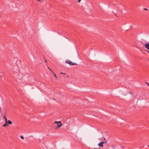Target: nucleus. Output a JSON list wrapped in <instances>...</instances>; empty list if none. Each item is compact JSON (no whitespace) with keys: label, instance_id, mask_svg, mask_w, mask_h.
I'll use <instances>...</instances> for the list:
<instances>
[{"label":"nucleus","instance_id":"1","mask_svg":"<svg viewBox=\"0 0 149 149\" xmlns=\"http://www.w3.org/2000/svg\"><path fill=\"white\" fill-rule=\"evenodd\" d=\"M122 7L121 6H116L115 8V10L118 13H120L122 10Z\"/></svg>","mask_w":149,"mask_h":149},{"label":"nucleus","instance_id":"2","mask_svg":"<svg viewBox=\"0 0 149 149\" xmlns=\"http://www.w3.org/2000/svg\"><path fill=\"white\" fill-rule=\"evenodd\" d=\"M55 124H56L57 125V126L55 128V129H56L58 127H60L62 125L61 123V121H55L54 123V125Z\"/></svg>","mask_w":149,"mask_h":149},{"label":"nucleus","instance_id":"3","mask_svg":"<svg viewBox=\"0 0 149 149\" xmlns=\"http://www.w3.org/2000/svg\"><path fill=\"white\" fill-rule=\"evenodd\" d=\"M66 63H68L70 65H77L76 63H74L70 60H67L66 61Z\"/></svg>","mask_w":149,"mask_h":149},{"label":"nucleus","instance_id":"4","mask_svg":"<svg viewBox=\"0 0 149 149\" xmlns=\"http://www.w3.org/2000/svg\"><path fill=\"white\" fill-rule=\"evenodd\" d=\"M145 47L149 50V43H146L144 44Z\"/></svg>","mask_w":149,"mask_h":149},{"label":"nucleus","instance_id":"5","mask_svg":"<svg viewBox=\"0 0 149 149\" xmlns=\"http://www.w3.org/2000/svg\"><path fill=\"white\" fill-rule=\"evenodd\" d=\"M104 143V142L102 141V142H100L98 144V146H99L100 147H102L103 146V144Z\"/></svg>","mask_w":149,"mask_h":149},{"label":"nucleus","instance_id":"6","mask_svg":"<svg viewBox=\"0 0 149 149\" xmlns=\"http://www.w3.org/2000/svg\"><path fill=\"white\" fill-rule=\"evenodd\" d=\"M12 122L10 120H8L7 121V124H12Z\"/></svg>","mask_w":149,"mask_h":149},{"label":"nucleus","instance_id":"7","mask_svg":"<svg viewBox=\"0 0 149 149\" xmlns=\"http://www.w3.org/2000/svg\"><path fill=\"white\" fill-rule=\"evenodd\" d=\"M5 122V123L3 125L4 127H6L8 125L7 122Z\"/></svg>","mask_w":149,"mask_h":149},{"label":"nucleus","instance_id":"8","mask_svg":"<svg viewBox=\"0 0 149 149\" xmlns=\"http://www.w3.org/2000/svg\"><path fill=\"white\" fill-rule=\"evenodd\" d=\"M3 118L5 119V122H7V119L5 116H3Z\"/></svg>","mask_w":149,"mask_h":149},{"label":"nucleus","instance_id":"9","mask_svg":"<svg viewBox=\"0 0 149 149\" xmlns=\"http://www.w3.org/2000/svg\"><path fill=\"white\" fill-rule=\"evenodd\" d=\"M20 137L22 139H24V137L22 136H21Z\"/></svg>","mask_w":149,"mask_h":149},{"label":"nucleus","instance_id":"10","mask_svg":"<svg viewBox=\"0 0 149 149\" xmlns=\"http://www.w3.org/2000/svg\"><path fill=\"white\" fill-rule=\"evenodd\" d=\"M53 73L54 74V76H55V77L56 78H57V77L56 76V74H55L54 72H53Z\"/></svg>","mask_w":149,"mask_h":149},{"label":"nucleus","instance_id":"11","mask_svg":"<svg viewBox=\"0 0 149 149\" xmlns=\"http://www.w3.org/2000/svg\"><path fill=\"white\" fill-rule=\"evenodd\" d=\"M48 68L51 71H52L48 67Z\"/></svg>","mask_w":149,"mask_h":149},{"label":"nucleus","instance_id":"12","mask_svg":"<svg viewBox=\"0 0 149 149\" xmlns=\"http://www.w3.org/2000/svg\"><path fill=\"white\" fill-rule=\"evenodd\" d=\"M146 83L149 86V84L147 82H146Z\"/></svg>","mask_w":149,"mask_h":149},{"label":"nucleus","instance_id":"13","mask_svg":"<svg viewBox=\"0 0 149 149\" xmlns=\"http://www.w3.org/2000/svg\"><path fill=\"white\" fill-rule=\"evenodd\" d=\"M61 73V74H65V73H62V72H61V73Z\"/></svg>","mask_w":149,"mask_h":149},{"label":"nucleus","instance_id":"14","mask_svg":"<svg viewBox=\"0 0 149 149\" xmlns=\"http://www.w3.org/2000/svg\"><path fill=\"white\" fill-rule=\"evenodd\" d=\"M22 78V76L21 77H20V78H19V77H18V78H19V79H21Z\"/></svg>","mask_w":149,"mask_h":149},{"label":"nucleus","instance_id":"15","mask_svg":"<svg viewBox=\"0 0 149 149\" xmlns=\"http://www.w3.org/2000/svg\"><path fill=\"white\" fill-rule=\"evenodd\" d=\"M144 10H147V9L146 8H144Z\"/></svg>","mask_w":149,"mask_h":149},{"label":"nucleus","instance_id":"16","mask_svg":"<svg viewBox=\"0 0 149 149\" xmlns=\"http://www.w3.org/2000/svg\"><path fill=\"white\" fill-rule=\"evenodd\" d=\"M81 1V0H79L78 1L79 2Z\"/></svg>","mask_w":149,"mask_h":149},{"label":"nucleus","instance_id":"17","mask_svg":"<svg viewBox=\"0 0 149 149\" xmlns=\"http://www.w3.org/2000/svg\"><path fill=\"white\" fill-rule=\"evenodd\" d=\"M147 52H148V53H149V51H147Z\"/></svg>","mask_w":149,"mask_h":149},{"label":"nucleus","instance_id":"18","mask_svg":"<svg viewBox=\"0 0 149 149\" xmlns=\"http://www.w3.org/2000/svg\"><path fill=\"white\" fill-rule=\"evenodd\" d=\"M38 1H40V0H38Z\"/></svg>","mask_w":149,"mask_h":149}]
</instances>
